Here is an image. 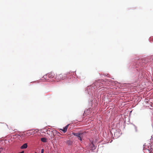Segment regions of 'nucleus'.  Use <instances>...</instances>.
Returning <instances> with one entry per match:
<instances>
[{
    "label": "nucleus",
    "mask_w": 153,
    "mask_h": 153,
    "mask_svg": "<svg viewBox=\"0 0 153 153\" xmlns=\"http://www.w3.org/2000/svg\"><path fill=\"white\" fill-rule=\"evenodd\" d=\"M56 134L58 135H59V134H60V133L58 132V131H56Z\"/></svg>",
    "instance_id": "9b49d317"
},
{
    "label": "nucleus",
    "mask_w": 153,
    "mask_h": 153,
    "mask_svg": "<svg viewBox=\"0 0 153 153\" xmlns=\"http://www.w3.org/2000/svg\"><path fill=\"white\" fill-rule=\"evenodd\" d=\"M104 83V82L102 80H98L97 81H96L94 83V84L95 86H101V84H103Z\"/></svg>",
    "instance_id": "f257e3e1"
},
{
    "label": "nucleus",
    "mask_w": 153,
    "mask_h": 153,
    "mask_svg": "<svg viewBox=\"0 0 153 153\" xmlns=\"http://www.w3.org/2000/svg\"><path fill=\"white\" fill-rule=\"evenodd\" d=\"M69 125V124H68L66 126L63 128V129H60V130L63 131L64 133L67 131L68 127Z\"/></svg>",
    "instance_id": "f03ea898"
},
{
    "label": "nucleus",
    "mask_w": 153,
    "mask_h": 153,
    "mask_svg": "<svg viewBox=\"0 0 153 153\" xmlns=\"http://www.w3.org/2000/svg\"><path fill=\"white\" fill-rule=\"evenodd\" d=\"M41 140L42 142H46L47 141V139L45 137H43L41 138Z\"/></svg>",
    "instance_id": "0eeeda50"
},
{
    "label": "nucleus",
    "mask_w": 153,
    "mask_h": 153,
    "mask_svg": "<svg viewBox=\"0 0 153 153\" xmlns=\"http://www.w3.org/2000/svg\"><path fill=\"white\" fill-rule=\"evenodd\" d=\"M72 134L76 137H78L79 135H82V133H81L73 132L72 133Z\"/></svg>",
    "instance_id": "7ed1b4c3"
},
{
    "label": "nucleus",
    "mask_w": 153,
    "mask_h": 153,
    "mask_svg": "<svg viewBox=\"0 0 153 153\" xmlns=\"http://www.w3.org/2000/svg\"><path fill=\"white\" fill-rule=\"evenodd\" d=\"M46 76H43V78H44L45 79V77H46Z\"/></svg>",
    "instance_id": "2eb2a0df"
},
{
    "label": "nucleus",
    "mask_w": 153,
    "mask_h": 153,
    "mask_svg": "<svg viewBox=\"0 0 153 153\" xmlns=\"http://www.w3.org/2000/svg\"><path fill=\"white\" fill-rule=\"evenodd\" d=\"M43 152H44V149H42L41 150V153H43Z\"/></svg>",
    "instance_id": "f8f14e48"
},
{
    "label": "nucleus",
    "mask_w": 153,
    "mask_h": 153,
    "mask_svg": "<svg viewBox=\"0 0 153 153\" xmlns=\"http://www.w3.org/2000/svg\"><path fill=\"white\" fill-rule=\"evenodd\" d=\"M81 135H79L78 137H77L78 139L79 140H80L81 141H82V139L81 138Z\"/></svg>",
    "instance_id": "1a4fd4ad"
},
{
    "label": "nucleus",
    "mask_w": 153,
    "mask_h": 153,
    "mask_svg": "<svg viewBox=\"0 0 153 153\" xmlns=\"http://www.w3.org/2000/svg\"><path fill=\"white\" fill-rule=\"evenodd\" d=\"M35 153H36V152H35Z\"/></svg>",
    "instance_id": "dca6fc26"
},
{
    "label": "nucleus",
    "mask_w": 153,
    "mask_h": 153,
    "mask_svg": "<svg viewBox=\"0 0 153 153\" xmlns=\"http://www.w3.org/2000/svg\"><path fill=\"white\" fill-rule=\"evenodd\" d=\"M134 126V127H135V128L136 131H137V127L135 126Z\"/></svg>",
    "instance_id": "4468645a"
},
{
    "label": "nucleus",
    "mask_w": 153,
    "mask_h": 153,
    "mask_svg": "<svg viewBox=\"0 0 153 153\" xmlns=\"http://www.w3.org/2000/svg\"><path fill=\"white\" fill-rule=\"evenodd\" d=\"M92 145L93 146V147H92V148L93 149H95V148H96V147L94 145V144H93V143H92Z\"/></svg>",
    "instance_id": "9d476101"
},
{
    "label": "nucleus",
    "mask_w": 153,
    "mask_h": 153,
    "mask_svg": "<svg viewBox=\"0 0 153 153\" xmlns=\"http://www.w3.org/2000/svg\"><path fill=\"white\" fill-rule=\"evenodd\" d=\"M2 150V148H0V152H1Z\"/></svg>",
    "instance_id": "ddd939ff"
},
{
    "label": "nucleus",
    "mask_w": 153,
    "mask_h": 153,
    "mask_svg": "<svg viewBox=\"0 0 153 153\" xmlns=\"http://www.w3.org/2000/svg\"><path fill=\"white\" fill-rule=\"evenodd\" d=\"M114 135L116 138H117L120 136V134L118 132H116L114 133Z\"/></svg>",
    "instance_id": "39448f33"
},
{
    "label": "nucleus",
    "mask_w": 153,
    "mask_h": 153,
    "mask_svg": "<svg viewBox=\"0 0 153 153\" xmlns=\"http://www.w3.org/2000/svg\"><path fill=\"white\" fill-rule=\"evenodd\" d=\"M27 143H25L23 144L21 147V149H25L27 148Z\"/></svg>",
    "instance_id": "20e7f679"
},
{
    "label": "nucleus",
    "mask_w": 153,
    "mask_h": 153,
    "mask_svg": "<svg viewBox=\"0 0 153 153\" xmlns=\"http://www.w3.org/2000/svg\"><path fill=\"white\" fill-rule=\"evenodd\" d=\"M66 143L68 145H71V142L70 140H68L67 141Z\"/></svg>",
    "instance_id": "6e6552de"
},
{
    "label": "nucleus",
    "mask_w": 153,
    "mask_h": 153,
    "mask_svg": "<svg viewBox=\"0 0 153 153\" xmlns=\"http://www.w3.org/2000/svg\"><path fill=\"white\" fill-rule=\"evenodd\" d=\"M53 73H51L48 74V76L49 78H53Z\"/></svg>",
    "instance_id": "423d86ee"
}]
</instances>
